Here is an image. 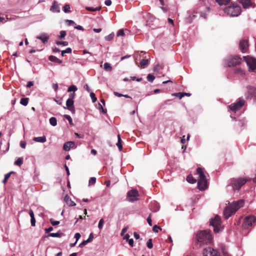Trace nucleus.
I'll return each mask as SVG.
<instances>
[{
  "label": "nucleus",
  "instance_id": "32",
  "mask_svg": "<svg viewBox=\"0 0 256 256\" xmlns=\"http://www.w3.org/2000/svg\"><path fill=\"white\" fill-rule=\"evenodd\" d=\"M50 123L52 126H56L57 124L56 119L54 117H52L50 119Z\"/></svg>",
  "mask_w": 256,
  "mask_h": 256
},
{
  "label": "nucleus",
  "instance_id": "52",
  "mask_svg": "<svg viewBox=\"0 0 256 256\" xmlns=\"http://www.w3.org/2000/svg\"><path fill=\"white\" fill-rule=\"evenodd\" d=\"M66 22L68 26L74 25L76 24L75 22L72 20H66Z\"/></svg>",
  "mask_w": 256,
  "mask_h": 256
},
{
  "label": "nucleus",
  "instance_id": "45",
  "mask_svg": "<svg viewBox=\"0 0 256 256\" xmlns=\"http://www.w3.org/2000/svg\"><path fill=\"white\" fill-rule=\"evenodd\" d=\"M56 44L58 45H63L64 46H66L68 44V42H60V41H56Z\"/></svg>",
  "mask_w": 256,
  "mask_h": 256
},
{
  "label": "nucleus",
  "instance_id": "34",
  "mask_svg": "<svg viewBox=\"0 0 256 256\" xmlns=\"http://www.w3.org/2000/svg\"><path fill=\"white\" fill-rule=\"evenodd\" d=\"M104 68L105 70H108V71H110L112 70V68L110 64H109L108 62H106L104 64Z\"/></svg>",
  "mask_w": 256,
  "mask_h": 256
},
{
  "label": "nucleus",
  "instance_id": "38",
  "mask_svg": "<svg viewBox=\"0 0 256 256\" xmlns=\"http://www.w3.org/2000/svg\"><path fill=\"white\" fill-rule=\"evenodd\" d=\"M64 118H66V120H68V122H69V124H70V125L73 126L74 124L72 122V118L69 115L65 114V115H64Z\"/></svg>",
  "mask_w": 256,
  "mask_h": 256
},
{
  "label": "nucleus",
  "instance_id": "62",
  "mask_svg": "<svg viewBox=\"0 0 256 256\" xmlns=\"http://www.w3.org/2000/svg\"><path fill=\"white\" fill-rule=\"evenodd\" d=\"M88 242H86V240H84L81 244H80L79 246L80 248H82Z\"/></svg>",
  "mask_w": 256,
  "mask_h": 256
},
{
  "label": "nucleus",
  "instance_id": "4",
  "mask_svg": "<svg viewBox=\"0 0 256 256\" xmlns=\"http://www.w3.org/2000/svg\"><path fill=\"white\" fill-rule=\"evenodd\" d=\"M210 222V226L214 228V232L218 233L222 230L221 219L218 216L216 215L214 218H212Z\"/></svg>",
  "mask_w": 256,
  "mask_h": 256
},
{
  "label": "nucleus",
  "instance_id": "23",
  "mask_svg": "<svg viewBox=\"0 0 256 256\" xmlns=\"http://www.w3.org/2000/svg\"><path fill=\"white\" fill-rule=\"evenodd\" d=\"M130 236L128 234H126L124 238L128 242L129 244L132 247L134 246V240L132 238L130 239Z\"/></svg>",
  "mask_w": 256,
  "mask_h": 256
},
{
  "label": "nucleus",
  "instance_id": "58",
  "mask_svg": "<svg viewBox=\"0 0 256 256\" xmlns=\"http://www.w3.org/2000/svg\"><path fill=\"white\" fill-rule=\"evenodd\" d=\"M80 233H76L74 235V238H76V242H77V241L79 240V238H80Z\"/></svg>",
  "mask_w": 256,
  "mask_h": 256
},
{
  "label": "nucleus",
  "instance_id": "39",
  "mask_svg": "<svg viewBox=\"0 0 256 256\" xmlns=\"http://www.w3.org/2000/svg\"><path fill=\"white\" fill-rule=\"evenodd\" d=\"M154 78H155L154 76L152 74H148L147 76V80L150 82H152L154 81Z\"/></svg>",
  "mask_w": 256,
  "mask_h": 256
},
{
  "label": "nucleus",
  "instance_id": "44",
  "mask_svg": "<svg viewBox=\"0 0 256 256\" xmlns=\"http://www.w3.org/2000/svg\"><path fill=\"white\" fill-rule=\"evenodd\" d=\"M96 182V178L95 177H92L90 178L88 183L90 185H92L95 184Z\"/></svg>",
  "mask_w": 256,
  "mask_h": 256
},
{
  "label": "nucleus",
  "instance_id": "64",
  "mask_svg": "<svg viewBox=\"0 0 256 256\" xmlns=\"http://www.w3.org/2000/svg\"><path fill=\"white\" fill-rule=\"evenodd\" d=\"M104 3H105L106 5L108 6H110L112 4V1L110 0H106L105 1Z\"/></svg>",
  "mask_w": 256,
  "mask_h": 256
},
{
  "label": "nucleus",
  "instance_id": "31",
  "mask_svg": "<svg viewBox=\"0 0 256 256\" xmlns=\"http://www.w3.org/2000/svg\"><path fill=\"white\" fill-rule=\"evenodd\" d=\"M248 88V92L251 94H256V88L252 86H249Z\"/></svg>",
  "mask_w": 256,
  "mask_h": 256
},
{
  "label": "nucleus",
  "instance_id": "12",
  "mask_svg": "<svg viewBox=\"0 0 256 256\" xmlns=\"http://www.w3.org/2000/svg\"><path fill=\"white\" fill-rule=\"evenodd\" d=\"M204 256H220L218 252L211 248H205L204 250Z\"/></svg>",
  "mask_w": 256,
  "mask_h": 256
},
{
  "label": "nucleus",
  "instance_id": "63",
  "mask_svg": "<svg viewBox=\"0 0 256 256\" xmlns=\"http://www.w3.org/2000/svg\"><path fill=\"white\" fill-rule=\"evenodd\" d=\"M75 135L76 136L80 138H84V135L78 134V133H75Z\"/></svg>",
  "mask_w": 256,
  "mask_h": 256
},
{
  "label": "nucleus",
  "instance_id": "24",
  "mask_svg": "<svg viewBox=\"0 0 256 256\" xmlns=\"http://www.w3.org/2000/svg\"><path fill=\"white\" fill-rule=\"evenodd\" d=\"M34 140L36 142H44L46 139L45 136L36 137L34 138Z\"/></svg>",
  "mask_w": 256,
  "mask_h": 256
},
{
  "label": "nucleus",
  "instance_id": "25",
  "mask_svg": "<svg viewBox=\"0 0 256 256\" xmlns=\"http://www.w3.org/2000/svg\"><path fill=\"white\" fill-rule=\"evenodd\" d=\"M63 235L62 233L56 232V233H50L48 236H45L44 238L50 237H61Z\"/></svg>",
  "mask_w": 256,
  "mask_h": 256
},
{
  "label": "nucleus",
  "instance_id": "35",
  "mask_svg": "<svg viewBox=\"0 0 256 256\" xmlns=\"http://www.w3.org/2000/svg\"><path fill=\"white\" fill-rule=\"evenodd\" d=\"M63 10H64V12L66 13L70 12V6L68 4H65L63 8Z\"/></svg>",
  "mask_w": 256,
  "mask_h": 256
},
{
  "label": "nucleus",
  "instance_id": "48",
  "mask_svg": "<svg viewBox=\"0 0 256 256\" xmlns=\"http://www.w3.org/2000/svg\"><path fill=\"white\" fill-rule=\"evenodd\" d=\"M90 96L92 98V101L93 102H94L96 101L97 98L96 97V96L94 92H91L90 94Z\"/></svg>",
  "mask_w": 256,
  "mask_h": 256
},
{
  "label": "nucleus",
  "instance_id": "54",
  "mask_svg": "<svg viewBox=\"0 0 256 256\" xmlns=\"http://www.w3.org/2000/svg\"><path fill=\"white\" fill-rule=\"evenodd\" d=\"M20 146L22 148H25L26 146V142L24 141H21L20 142Z\"/></svg>",
  "mask_w": 256,
  "mask_h": 256
},
{
  "label": "nucleus",
  "instance_id": "1",
  "mask_svg": "<svg viewBox=\"0 0 256 256\" xmlns=\"http://www.w3.org/2000/svg\"><path fill=\"white\" fill-rule=\"evenodd\" d=\"M212 237L210 230H206L198 231L196 234L194 242L199 247L208 244L212 242Z\"/></svg>",
  "mask_w": 256,
  "mask_h": 256
},
{
  "label": "nucleus",
  "instance_id": "41",
  "mask_svg": "<svg viewBox=\"0 0 256 256\" xmlns=\"http://www.w3.org/2000/svg\"><path fill=\"white\" fill-rule=\"evenodd\" d=\"M114 36V33L112 32L109 35H108V36H106L105 39L106 40L110 41L113 39Z\"/></svg>",
  "mask_w": 256,
  "mask_h": 256
},
{
  "label": "nucleus",
  "instance_id": "3",
  "mask_svg": "<svg viewBox=\"0 0 256 256\" xmlns=\"http://www.w3.org/2000/svg\"><path fill=\"white\" fill-rule=\"evenodd\" d=\"M224 12L230 16H237L241 12V8L237 4L232 3L230 6L224 8Z\"/></svg>",
  "mask_w": 256,
  "mask_h": 256
},
{
  "label": "nucleus",
  "instance_id": "16",
  "mask_svg": "<svg viewBox=\"0 0 256 256\" xmlns=\"http://www.w3.org/2000/svg\"><path fill=\"white\" fill-rule=\"evenodd\" d=\"M74 142L72 141L64 143L63 146V149L66 151H68L70 149L74 146Z\"/></svg>",
  "mask_w": 256,
  "mask_h": 256
},
{
  "label": "nucleus",
  "instance_id": "17",
  "mask_svg": "<svg viewBox=\"0 0 256 256\" xmlns=\"http://www.w3.org/2000/svg\"><path fill=\"white\" fill-rule=\"evenodd\" d=\"M64 201L70 206H72L76 205V203L72 200L71 198L68 195H66L65 196Z\"/></svg>",
  "mask_w": 256,
  "mask_h": 256
},
{
  "label": "nucleus",
  "instance_id": "43",
  "mask_svg": "<svg viewBox=\"0 0 256 256\" xmlns=\"http://www.w3.org/2000/svg\"><path fill=\"white\" fill-rule=\"evenodd\" d=\"M147 246L148 248L151 249L153 247V244L152 243V239L150 238L149 239L146 243Z\"/></svg>",
  "mask_w": 256,
  "mask_h": 256
},
{
  "label": "nucleus",
  "instance_id": "37",
  "mask_svg": "<svg viewBox=\"0 0 256 256\" xmlns=\"http://www.w3.org/2000/svg\"><path fill=\"white\" fill-rule=\"evenodd\" d=\"M72 52V49L70 48H66V50H62V56H64V54L66 53L70 54Z\"/></svg>",
  "mask_w": 256,
  "mask_h": 256
},
{
  "label": "nucleus",
  "instance_id": "46",
  "mask_svg": "<svg viewBox=\"0 0 256 256\" xmlns=\"http://www.w3.org/2000/svg\"><path fill=\"white\" fill-rule=\"evenodd\" d=\"M66 32L64 31V30H62L60 31V35L59 36V38L60 39H62L64 37H65V36H66Z\"/></svg>",
  "mask_w": 256,
  "mask_h": 256
},
{
  "label": "nucleus",
  "instance_id": "53",
  "mask_svg": "<svg viewBox=\"0 0 256 256\" xmlns=\"http://www.w3.org/2000/svg\"><path fill=\"white\" fill-rule=\"evenodd\" d=\"M93 238H94L93 234L92 233H91L90 234V236H89L88 238L86 240V242H91Z\"/></svg>",
  "mask_w": 256,
  "mask_h": 256
},
{
  "label": "nucleus",
  "instance_id": "26",
  "mask_svg": "<svg viewBox=\"0 0 256 256\" xmlns=\"http://www.w3.org/2000/svg\"><path fill=\"white\" fill-rule=\"evenodd\" d=\"M186 180L190 184H194L196 182V180L194 178L191 174H190L187 176Z\"/></svg>",
  "mask_w": 256,
  "mask_h": 256
},
{
  "label": "nucleus",
  "instance_id": "15",
  "mask_svg": "<svg viewBox=\"0 0 256 256\" xmlns=\"http://www.w3.org/2000/svg\"><path fill=\"white\" fill-rule=\"evenodd\" d=\"M74 101L72 100V98H68L66 102V106L67 108L72 112L74 111Z\"/></svg>",
  "mask_w": 256,
  "mask_h": 256
},
{
  "label": "nucleus",
  "instance_id": "28",
  "mask_svg": "<svg viewBox=\"0 0 256 256\" xmlns=\"http://www.w3.org/2000/svg\"><path fill=\"white\" fill-rule=\"evenodd\" d=\"M118 142L116 144V146H118L119 150H122V140H121L120 136V134H118Z\"/></svg>",
  "mask_w": 256,
  "mask_h": 256
},
{
  "label": "nucleus",
  "instance_id": "19",
  "mask_svg": "<svg viewBox=\"0 0 256 256\" xmlns=\"http://www.w3.org/2000/svg\"><path fill=\"white\" fill-rule=\"evenodd\" d=\"M50 10L53 12H60V8L58 4L56 2H54L50 8Z\"/></svg>",
  "mask_w": 256,
  "mask_h": 256
},
{
  "label": "nucleus",
  "instance_id": "60",
  "mask_svg": "<svg viewBox=\"0 0 256 256\" xmlns=\"http://www.w3.org/2000/svg\"><path fill=\"white\" fill-rule=\"evenodd\" d=\"M53 230V228L52 226H50L48 228H45L44 230L46 233H48L52 231Z\"/></svg>",
  "mask_w": 256,
  "mask_h": 256
},
{
  "label": "nucleus",
  "instance_id": "27",
  "mask_svg": "<svg viewBox=\"0 0 256 256\" xmlns=\"http://www.w3.org/2000/svg\"><path fill=\"white\" fill-rule=\"evenodd\" d=\"M215 0L220 6L226 5L228 4H229L230 2V0Z\"/></svg>",
  "mask_w": 256,
  "mask_h": 256
},
{
  "label": "nucleus",
  "instance_id": "59",
  "mask_svg": "<svg viewBox=\"0 0 256 256\" xmlns=\"http://www.w3.org/2000/svg\"><path fill=\"white\" fill-rule=\"evenodd\" d=\"M12 173H14L13 172H10L8 174H6L4 176V178L8 180L9 178L10 177L11 174Z\"/></svg>",
  "mask_w": 256,
  "mask_h": 256
},
{
  "label": "nucleus",
  "instance_id": "29",
  "mask_svg": "<svg viewBox=\"0 0 256 256\" xmlns=\"http://www.w3.org/2000/svg\"><path fill=\"white\" fill-rule=\"evenodd\" d=\"M28 98H21L20 103L21 104H22L24 106H26L28 105Z\"/></svg>",
  "mask_w": 256,
  "mask_h": 256
},
{
  "label": "nucleus",
  "instance_id": "61",
  "mask_svg": "<svg viewBox=\"0 0 256 256\" xmlns=\"http://www.w3.org/2000/svg\"><path fill=\"white\" fill-rule=\"evenodd\" d=\"M34 85V82H28L26 84L27 88H30Z\"/></svg>",
  "mask_w": 256,
  "mask_h": 256
},
{
  "label": "nucleus",
  "instance_id": "11",
  "mask_svg": "<svg viewBox=\"0 0 256 256\" xmlns=\"http://www.w3.org/2000/svg\"><path fill=\"white\" fill-rule=\"evenodd\" d=\"M236 212L234 210L233 207L230 204L226 206L224 212V217L226 219H228L232 214H234Z\"/></svg>",
  "mask_w": 256,
  "mask_h": 256
},
{
  "label": "nucleus",
  "instance_id": "57",
  "mask_svg": "<svg viewBox=\"0 0 256 256\" xmlns=\"http://www.w3.org/2000/svg\"><path fill=\"white\" fill-rule=\"evenodd\" d=\"M99 108L102 110V112L103 114H106V110L103 108L101 104H99Z\"/></svg>",
  "mask_w": 256,
  "mask_h": 256
},
{
  "label": "nucleus",
  "instance_id": "51",
  "mask_svg": "<svg viewBox=\"0 0 256 256\" xmlns=\"http://www.w3.org/2000/svg\"><path fill=\"white\" fill-rule=\"evenodd\" d=\"M124 36V32L123 30H120L118 33H117V36Z\"/></svg>",
  "mask_w": 256,
  "mask_h": 256
},
{
  "label": "nucleus",
  "instance_id": "21",
  "mask_svg": "<svg viewBox=\"0 0 256 256\" xmlns=\"http://www.w3.org/2000/svg\"><path fill=\"white\" fill-rule=\"evenodd\" d=\"M36 38L40 40L43 43L45 44L48 42V36L46 34H44L41 36H37Z\"/></svg>",
  "mask_w": 256,
  "mask_h": 256
},
{
  "label": "nucleus",
  "instance_id": "40",
  "mask_svg": "<svg viewBox=\"0 0 256 256\" xmlns=\"http://www.w3.org/2000/svg\"><path fill=\"white\" fill-rule=\"evenodd\" d=\"M77 90H78V88H76V86L72 85V86H70L68 88V92H72V91H74V92L75 91Z\"/></svg>",
  "mask_w": 256,
  "mask_h": 256
},
{
  "label": "nucleus",
  "instance_id": "13",
  "mask_svg": "<svg viewBox=\"0 0 256 256\" xmlns=\"http://www.w3.org/2000/svg\"><path fill=\"white\" fill-rule=\"evenodd\" d=\"M240 50L242 52H246L248 47V42L247 40H242L239 44Z\"/></svg>",
  "mask_w": 256,
  "mask_h": 256
},
{
  "label": "nucleus",
  "instance_id": "42",
  "mask_svg": "<svg viewBox=\"0 0 256 256\" xmlns=\"http://www.w3.org/2000/svg\"><path fill=\"white\" fill-rule=\"evenodd\" d=\"M104 222V220L103 218H101L98 224V228L100 230H101L102 228Z\"/></svg>",
  "mask_w": 256,
  "mask_h": 256
},
{
  "label": "nucleus",
  "instance_id": "18",
  "mask_svg": "<svg viewBox=\"0 0 256 256\" xmlns=\"http://www.w3.org/2000/svg\"><path fill=\"white\" fill-rule=\"evenodd\" d=\"M252 0H240V3L242 4L244 8H249L252 6Z\"/></svg>",
  "mask_w": 256,
  "mask_h": 256
},
{
  "label": "nucleus",
  "instance_id": "56",
  "mask_svg": "<svg viewBox=\"0 0 256 256\" xmlns=\"http://www.w3.org/2000/svg\"><path fill=\"white\" fill-rule=\"evenodd\" d=\"M150 216H151V214H150L148 218H147V222L148 224L150 226H152V219L150 218Z\"/></svg>",
  "mask_w": 256,
  "mask_h": 256
},
{
  "label": "nucleus",
  "instance_id": "30",
  "mask_svg": "<svg viewBox=\"0 0 256 256\" xmlns=\"http://www.w3.org/2000/svg\"><path fill=\"white\" fill-rule=\"evenodd\" d=\"M148 64V60L146 59H142L140 62V66L142 68L146 66Z\"/></svg>",
  "mask_w": 256,
  "mask_h": 256
},
{
  "label": "nucleus",
  "instance_id": "2",
  "mask_svg": "<svg viewBox=\"0 0 256 256\" xmlns=\"http://www.w3.org/2000/svg\"><path fill=\"white\" fill-rule=\"evenodd\" d=\"M196 172L199 176L198 182V188L200 190H204L208 187L206 176L201 168H197Z\"/></svg>",
  "mask_w": 256,
  "mask_h": 256
},
{
  "label": "nucleus",
  "instance_id": "55",
  "mask_svg": "<svg viewBox=\"0 0 256 256\" xmlns=\"http://www.w3.org/2000/svg\"><path fill=\"white\" fill-rule=\"evenodd\" d=\"M162 68V67L160 66V64H158L157 65H156L154 68V71H156V70H160V69Z\"/></svg>",
  "mask_w": 256,
  "mask_h": 256
},
{
  "label": "nucleus",
  "instance_id": "50",
  "mask_svg": "<svg viewBox=\"0 0 256 256\" xmlns=\"http://www.w3.org/2000/svg\"><path fill=\"white\" fill-rule=\"evenodd\" d=\"M172 95L174 96H179L180 99H182V98L184 96V94H182V92L174 93V94H172Z\"/></svg>",
  "mask_w": 256,
  "mask_h": 256
},
{
  "label": "nucleus",
  "instance_id": "7",
  "mask_svg": "<svg viewBox=\"0 0 256 256\" xmlns=\"http://www.w3.org/2000/svg\"><path fill=\"white\" fill-rule=\"evenodd\" d=\"M249 68V71L253 72L256 69V59L250 56L244 57Z\"/></svg>",
  "mask_w": 256,
  "mask_h": 256
},
{
  "label": "nucleus",
  "instance_id": "22",
  "mask_svg": "<svg viewBox=\"0 0 256 256\" xmlns=\"http://www.w3.org/2000/svg\"><path fill=\"white\" fill-rule=\"evenodd\" d=\"M48 59L51 62H56V63H58L60 64L62 63V61L61 60H60V59H58V58H57L56 56H50L49 57Z\"/></svg>",
  "mask_w": 256,
  "mask_h": 256
},
{
  "label": "nucleus",
  "instance_id": "9",
  "mask_svg": "<svg viewBox=\"0 0 256 256\" xmlns=\"http://www.w3.org/2000/svg\"><path fill=\"white\" fill-rule=\"evenodd\" d=\"M256 222V218L254 216H246L242 224V226L244 228H248L252 226V224Z\"/></svg>",
  "mask_w": 256,
  "mask_h": 256
},
{
  "label": "nucleus",
  "instance_id": "10",
  "mask_svg": "<svg viewBox=\"0 0 256 256\" xmlns=\"http://www.w3.org/2000/svg\"><path fill=\"white\" fill-rule=\"evenodd\" d=\"M244 100L240 98L238 102L230 104L229 106V108L231 110L236 112L239 110L244 105Z\"/></svg>",
  "mask_w": 256,
  "mask_h": 256
},
{
  "label": "nucleus",
  "instance_id": "20",
  "mask_svg": "<svg viewBox=\"0 0 256 256\" xmlns=\"http://www.w3.org/2000/svg\"><path fill=\"white\" fill-rule=\"evenodd\" d=\"M29 214L30 216L31 220V224L32 226H36V220L34 218V213L32 209L30 210H29Z\"/></svg>",
  "mask_w": 256,
  "mask_h": 256
},
{
  "label": "nucleus",
  "instance_id": "14",
  "mask_svg": "<svg viewBox=\"0 0 256 256\" xmlns=\"http://www.w3.org/2000/svg\"><path fill=\"white\" fill-rule=\"evenodd\" d=\"M244 204V200H240L238 201L232 202L230 206L233 207L234 210L236 212L240 208L243 206Z\"/></svg>",
  "mask_w": 256,
  "mask_h": 256
},
{
  "label": "nucleus",
  "instance_id": "33",
  "mask_svg": "<svg viewBox=\"0 0 256 256\" xmlns=\"http://www.w3.org/2000/svg\"><path fill=\"white\" fill-rule=\"evenodd\" d=\"M23 163V158H19L17 159V160L14 162V164L18 166H20Z\"/></svg>",
  "mask_w": 256,
  "mask_h": 256
},
{
  "label": "nucleus",
  "instance_id": "47",
  "mask_svg": "<svg viewBox=\"0 0 256 256\" xmlns=\"http://www.w3.org/2000/svg\"><path fill=\"white\" fill-rule=\"evenodd\" d=\"M50 222L54 226H57L60 224L59 221L54 220L52 218L50 219Z\"/></svg>",
  "mask_w": 256,
  "mask_h": 256
},
{
  "label": "nucleus",
  "instance_id": "36",
  "mask_svg": "<svg viewBox=\"0 0 256 256\" xmlns=\"http://www.w3.org/2000/svg\"><path fill=\"white\" fill-rule=\"evenodd\" d=\"M101 8L100 6L97 7L96 8H94L92 7H86V9L89 11L94 12V11H98L100 10Z\"/></svg>",
  "mask_w": 256,
  "mask_h": 256
},
{
  "label": "nucleus",
  "instance_id": "6",
  "mask_svg": "<svg viewBox=\"0 0 256 256\" xmlns=\"http://www.w3.org/2000/svg\"><path fill=\"white\" fill-rule=\"evenodd\" d=\"M242 58L238 56H234L228 58L226 60L228 66H234L241 63Z\"/></svg>",
  "mask_w": 256,
  "mask_h": 256
},
{
  "label": "nucleus",
  "instance_id": "49",
  "mask_svg": "<svg viewBox=\"0 0 256 256\" xmlns=\"http://www.w3.org/2000/svg\"><path fill=\"white\" fill-rule=\"evenodd\" d=\"M152 230L154 232H158V230H162V228L160 226H158L157 225H154L152 228Z\"/></svg>",
  "mask_w": 256,
  "mask_h": 256
},
{
  "label": "nucleus",
  "instance_id": "5",
  "mask_svg": "<svg viewBox=\"0 0 256 256\" xmlns=\"http://www.w3.org/2000/svg\"><path fill=\"white\" fill-rule=\"evenodd\" d=\"M248 180V179L245 178H233L230 180V185L232 187L234 190H239L241 187Z\"/></svg>",
  "mask_w": 256,
  "mask_h": 256
},
{
  "label": "nucleus",
  "instance_id": "8",
  "mask_svg": "<svg viewBox=\"0 0 256 256\" xmlns=\"http://www.w3.org/2000/svg\"><path fill=\"white\" fill-rule=\"evenodd\" d=\"M140 196L138 192L136 189H132L127 193V200L130 202H134L138 200Z\"/></svg>",
  "mask_w": 256,
  "mask_h": 256
}]
</instances>
